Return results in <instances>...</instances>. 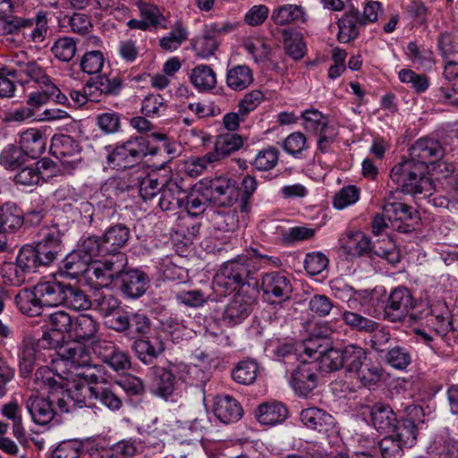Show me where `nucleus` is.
Instances as JSON below:
<instances>
[{
	"mask_svg": "<svg viewBox=\"0 0 458 458\" xmlns=\"http://www.w3.org/2000/svg\"><path fill=\"white\" fill-rule=\"evenodd\" d=\"M409 150L411 158L394 165L390 177L402 188L403 193L413 196L431 195L433 184L426 174L428 165L443 157V147L437 140L421 138L417 140Z\"/></svg>",
	"mask_w": 458,
	"mask_h": 458,
	"instance_id": "nucleus-1",
	"label": "nucleus"
},
{
	"mask_svg": "<svg viewBox=\"0 0 458 458\" xmlns=\"http://www.w3.org/2000/svg\"><path fill=\"white\" fill-rule=\"evenodd\" d=\"M15 302L22 313L31 317L38 315L42 306L63 305L74 310L90 308L89 299L84 291L55 278L38 282L32 291L20 292Z\"/></svg>",
	"mask_w": 458,
	"mask_h": 458,
	"instance_id": "nucleus-2",
	"label": "nucleus"
},
{
	"mask_svg": "<svg viewBox=\"0 0 458 458\" xmlns=\"http://www.w3.org/2000/svg\"><path fill=\"white\" fill-rule=\"evenodd\" d=\"M319 368L327 372L344 369L354 373L363 386L378 383L383 377V369L368 361L367 352L358 344H348L341 349L329 348L319 352Z\"/></svg>",
	"mask_w": 458,
	"mask_h": 458,
	"instance_id": "nucleus-3",
	"label": "nucleus"
},
{
	"mask_svg": "<svg viewBox=\"0 0 458 458\" xmlns=\"http://www.w3.org/2000/svg\"><path fill=\"white\" fill-rule=\"evenodd\" d=\"M36 379L58 392L57 408L61 412H70L75 408L95 407V386L83 382L73 383L69 388L64 390L62 382L55 378L52 370L47 367L39 368Z\"/></svg>",
	"mask_w": 458,
	"mask_h": 458,
	"instance_id": "nucleus-4",
	"label": "nucleus"
},
{
	"mask_svg": "<svg viewBox=\"0 0 458 458\" xmlns=\"http://www.w3.org/2000/svg\"><path fill=\"white\" fill-rule=\"evenodd\" d=\"M255 271L251 258L245 254L239 255L221 266L214 277L213 287L224 295L236 290L244 293L245 285L250 286L249 280Z\"/></svg>",
	"mask_w": 458,
	"mask_h": 458,
	"instance_id": "nucleus-5",
	"label": "nucleus"
},
{
	"mask_svg": "<svg viewBox=\"0 0 458 458\" xmlns=\"http://www.w3.org/2000/svg\"><path fill=\"white\" fill-rule=\"evenodd\" d=\"M40 236L41 239L35 246L22 247L36 271L41 267L51 266L64 254L63 233L56 225L44 227Z\"/></svg>",
	"mask_w": 458,
	"mask_h": 458,
	"instance_id": "nucleus-6",
	"label": "nucleus"
},
{
	"mask_svg": "<svg viewBox=\"0 0 458 458\" xmlns=\"http://www.w3.org/2000/svg\"><path fill=\"white\" fill-rule=\"evenodd\" d=\"M151 369L153 372L151 391L164 398L169 397L174 393L175 374H178L180 379L189 384H194V379L199 375L204 376L198 366L182 363L171 365L169 369L153 367Z\"/></svg>",
	"mask_w": 458,
	"mask_h": 458,
	"instance_id": "nucleus-7",
	"label": "nucleus"
},
{
	"mask_svg": "<svg viewBox=\"0 0 458 458\" xmlns=\"http://www.w3.org/2000/svg\"><path fill=\"white\" fill-rule=\"evenodd\" d=\"M157 148L149 147L148 140L142 136L131 137L107 156L108 165L117 170H124L140 162L147 155H155Z\"/></svg>",
	"mask_w": 458,
	"mask_h": 458,
	"instance_id": "nucleus-8",
	"label": "nucleus"
},
{
	"mask_svg": "<svg viewBox=\"0 0 458 458\" xmlns=\"http://www.w3.org/2000/svg\"><path fill=\"white\" fill-rule=\"evenodd\" d=\"M413 299L406 287H396L389 294L384 309L385 318L391 322L416 321L419 316L413 312Z\"/></svg>",
	"mask_w": 458,
	"mask_h": 458,
	"instance_id": "nucleus-9",
	"label": "nucleus"
},
{
	"mask_svg": "<svg viewBox=\"0 0 458 458\" xmlns=\"http://www.w3.org/2000/svg\"><path fill=\"white\" fill-rule=\"evenodd\" d=\"M396 192L390 191L385 198L383 205L384 216L391 222L392 226L403 233L411 231L410 225L406 221L413 220L418 217V212L412 207L398 200L395 197ZM400 195V192H397Z\"/></svg>",
	"mask_w": 458,
	"mask_h": 458,
	"instance_id": "nucleus-10",
	"label": "nucleus"
},
{
	"mask_svg": "<svg viewBox=\"0 0 458 458\" xmlns=\"http://www.w3.org/2000/svg\"><path fill=\"white\" fill-rule=\"evenodd\" d=\"M206 191L210 202L218 207H231L239 197L235 182L227 177H216L209 182Z\"/></svg>",
	"mask_w": 458,
	"mask_h": 458,
	"instance_id": "nucleus-11",
	"label": "nucleus"
},
{
	"mask_svg": "<svg viewBox=\"0 0 458 458\" xmlns=\"http://www.w3.org/2000/svg\"><path fill=\"white\" fill-rule=\"evenodd\" d=\"M57 396L58 392L50 389L47 397L31 395L27 399L26 408L36 424L47 425L55 418L53 403H57Z\"/></svg>",
	"mask_w": 458,
	"mask_h": 458,
	"instance_id": "nucleus-12",
	"label": "nucleus"
},
{
	"mask_svg": "<svg viewBox=\"0 0 458 458\" xmlns=\"http://www.w3.org/2000/svg\"><path fill=\"white\" fill-rule=\"evenodd\" d=\"M290 382L296 393L306 396L318 385L317 365L313 362H300L292 369Z\"/></svg>",
	"mask_w": 458,
	"mask_h": 458,
	"instance_id": "nucleus-13",
	"label": "nucleus"
},
{
	"mask_svg": "<svg viewBox=\"0 0 458 458\" xmlns=\"http://www.w3.org/2000/svg\"><path fill=\"white\" fill-rule=\"evenodd\" d=\"M254 297L245 295L242 291H238L226 305L222 315V321L228 327H234L242 323L250 313V306Z\"/></svg>",
	"mask_w": 458,
	"mask_h": 458,
	"instance_id": "nucleus-14",
	"label": "nucleus"
},
{
	"mask_svg": "<svg viewBox=\"0 0 458 458\" xmlns=\"http://www.w3.org/2000/svg\"><path fill=\"white\" fill-rule=\"evenodd\" d=\"M50 151L64 165L73 167L81 159V147L79 143L69 135H55L52 138Z\"/></svg>",
	"mask_w": 458,
	"mask_h": 458,
	"instance_id": "nucleus-15",
	"label": "nucleus"
},
{
	"mask_svg": "<svg viewBox=\"0 0 458 458\" xmlns=\"http://www.w3.org/2000/svg\"><path fill=\"white\" fill-rule=\"evenodd\" d=\"M261 289L268 299L278 301L289 300L293 292L291 278L279 272L265 274L261 280Z\"/></svg>",
	"mask_w": 458,
	"mask_h": 458,
	"instance_id": "nucleus-16",
	"label": "nucleus"
},
{
	"mask_svg": "<svg viewBox=\"0 0 458 458\" xmlns=\"http://www.w3.org/2000/svg\"><path fill=\"white\" fill-rule=\"evenodd\" d=\"M149 285V278L139 269L125 270L120 276L119 281L116 283L122 293L129 299H138L141 297Z\"/></svg>",
	"mask_w": 458,
	"mask_h": 458,
	"instance_id": "nucleus-17",
	"label": "nucleus"
},
{
	"mask_svg": "<svg viewBox=\"0 0 458 458\" xmlns=\"http://www.w3.org/2000/svg\"><path fill=\"white\" fill-rule=\"evenodd\" d=\"M37 272L21 248L16 262H5L2 266L1 274L5 284L19 286L26 280V275Z\"/></svg>",
	"mask_w": 458,
	"mask_h": 458,
	"instance_id": "nucleus-18",
	"label": "nucleus"
},
{
	"mask_svg": "<svg viewBox=\"0 0 458 458\" xmlns=\"http://www.w3.org/2000/svg\"><path fill=\"white\" fill-rule=\"evenodd\" d=\"M131 348L142 363L150 365L164 352L165 345L161 336L149 335L135 339Z\"/></svg>",
	"mask_w": 458,
	"mask_h": 458,
	"instance_id": "nucleus-19",
	"label": "nucleus"
},
{
	"mask_svg": "<svg viewBox=\"0 0 458 458\" xmlns=\"http://www.w3.org/2000/svg\"><path fill=\"white\" fill-rule=\"evenodd\" d=\"M15 67L8 72L10 76L16 79L21 84H26L30 81L38 83L41 79H45L47 74L45 70L34 60L16 58Z\"/></svg>",
	"mask_w": 458,
	"mask_h": 458,
	"instance_id": "nucleus-20",
	"label": "nucleus"
},
{
	"mask_svg": "<svg viewBox=\"0 0 458 458\" xmlns=\"http://www.w3.org/2000/svg\"><path fill=\"white\" fill-rule=\"evenodd\" d=\"M214 413L221 422L229 424L238 421L243 414V410L235 398L225 394L216 397Z\"/></svg>",
	"mask_w": 458,
	"mask_h": 458,
	"instance_id": "nucleus-21",
	"label": "nucleus"
},
{
	"mask_svg": "<svg viewBox=\"0 0 458 458\" xmlns=\"http://www.w3.org/2000/svg\"><path fill=\"white\" fill-rule=\"evenodd\" d=\"M158 206L164 211H175L184 206L187 193L177 182L170 180L163 183Z\"/></svg>",
	"mask_w": 458,
	"mask_h": 458,
	"instance_id": "nucleus-22",
	"label": "nucleus"
},
{
	"mask_svg": "<svg viewBox=\"0 0 458 458\" xmlns=\"http://www.w3.org/2000/svg\"><path fill=\"white\" fill-rule=\"evenodd\" d=\"M302 424L312 430L327 433L335 425V419L326 411L310 407L303 409L300 413Z\"/></svg>",
	"mask_w": 458,
	"mask_h": 458,
	"instance_id": "nucleus-23",
	"label": "nucleus"
},
{
	"mask_svg": "<svg viewBox=\"0 0 458 458\" xmlns=\"http://www.w3.org/2000/svg\"><path fill=\"white\" fill-rule=\"evenodd\" d=\"M38 345L39 340L31 335H27L23 338L18 353L20 369L22 376H28L39 359L41 353Z\"/></svg>",
	"mask_w": 458,
	"mask_h": 458,
	"instance_id": "nucleus-24",
	"label": "nucleus"
},
{
	"mask_svg": "<svg viewBox=\"0 0 458 458\" xmlns=\"http://www.w3.org/2000/svg\"><path fill=\"white\" fill-rule=\"evenodd\" d=\"M123 88V81L119 76L108 77L106 75L96 76L90 78L85 84V90L89 95L99 92L106 96H118Z\"/></svg>",
	"mask_w": 458,
	"mask_h": 458,
	"instance_id": "nucleus-25",
	"label": "nucleus"
},
{
	"mask_svg": "<svg viewBox=\"0 0 458 458\" xmlns=\"http://www.w3.org/2000/svg\"><path fill=\"white\" fill-rule=\"evenodd\" d=\"M91 261L78 249L72 251L62 261L60 271L67 277L75 279L90 270Z\"/></svg>",
	"mask_w": 458,
	"mask_h": 458,
	"instance_id": "nucleus-26",
	"label": "nucleus"
},
{
	"mask_svg": "<svg viewBox=\"0 0 458 458\" xmlns=\"http://www.w3.org/2000/svg\"><path fill=\"white\" fill-rule=\"evenodd\" d=\"M59 355L66 362V366L74 369H81L90 362L89 351L79 342L70 343L61 347Z\"/></svg>",
	"mask_w": 458,
	"mask_h": 458,
	"instance_id": "nucleus-27",
	"label": "nucleus"
},
{
	"mask_svg": "<svg viewBox=\"0 0 458 458\" xmlns=\"http://www.w3.org/2000/svg\"><path fill=\"white\" fill-rule=\"evenodd\" d=\"M20 144L26 157L37 158L46 149L47 138L38 129L30 128L21 135Z\"/></svg>",
	"mask_w": 458,
	"mask_h": 458,
	"instance_id": "nucleus-28",
	"label": "nucleus"
},
{
	"mask_svg": "<svg viewBox=\"0 0 458 458\" xmlns=\"http://www.w3.org/2000/svg\"><path fill=\"white\" fill-rule=\"evenodd\" d=\"M370 421L373 427L383 433H390L397 420L396 414L393 409L385 403H376L369 408Z\"/></svg>",
	"mask_w": 458,
	"mask_h": 458,
	"instance_id": "nucleus-29",
	"label": "nucleus"
},
{
	"mask_svg": "<svg viewBox=\"0 0 458 458\" xmlns=\"http://www.w3.org/2000/svg\"><path fill=\"white\" fill-rule=\"evenodd\" d=\"M340 242L345 253L352 257L370 254L372 249L370 239L361 232L347 233Z\"/></svg>",
	"mask_w": 458,
	"mask_h": 458,
	"instance_id": "nucleus-30",
	"label": "nucleus"
},
{
	"mask_svg": "<svg viewBox=\"0 0 458 458\" xmlns=\"http://www.w3.org/2000/svg\"><path fill=\"white\" fill-rule=\"evenodd\" d=\"M287 414L286 407L278 402L262 403L255 411L256 418L259 423L268 426H274L284 421Z\"/></svg>",
	"mask_w": 458,
	"mask_h": 458,
	"instance_id": "nucleus-31",
	"label": "nucleus"
},
{
	"mask_svg": "<svg viewBox=\"0 0 458 458\" xmlns=\"http://www.w3.org/2000/svg\"><path fill=\"white\" fill-rule=\"evenodd\" d=\"M23 225V212L12 201L0 204V233L15 231Z\"/></svg>",
	"mask_w": 458,
	"mask_h": 458,
	"instance_id": "nucleus-32",
	"label": "nucleus"
},
{
	"mask_svg": "<svg viewBox=\"0 0 458 458\" xmlns=\"http://www.w3.org/2000/svg\"><path fill=\"white\" fill-rule=\"evenodd\" d=\"M360 12L351 7L338 21V39L343 43H348L355 39L360 33Z\"/></svg>",
	"mask_w": 458,
	"mask_h": 458,
	"instance_id": "nucleus-33",
	"label": "nucleus"
},
{
	"mask_svg": "<svg viewBox=\"0 0 458 458\" xmlns=\"http://www.w3.org/2000/svg\"><path fill=\"white\" fill-rule=\"evenodd\" d=\"M130 237L129 228L122 224L110 226L102 236L104 250L107 254L120 253L119 250L128 242Z\"/></svg>",
	"mask_w": 458,
	"mask_h": 458,
	"instance_id": "nucleus-34",
	"label": "nucleus"
},
{
	"mask_svg": "<svg viewBox=\"0 0 458 458\" xmlns=\"http://www.w3.org/2000/svg\"><path fill=\"white\" fill-rule=\"evenodd\" d=\"M272 20L278 25L304 22L306 21V12L301 5L284 4L273 11Z\"/></svg>",
	"mask_w": 458,
	"mask_h": 458,
	"instance_id": "nucleus-35",
	"label": "nucleus"
},
{
	"mask_svg": "<svg viewBox=\"0 0 458 458\" xmlns=\"http://www.w3.org/2000/svg\"><path fill=\"white\" fill-rule=\"evenodd\" d=\"M417 433V426L413 420L402 419L396 420L389 434L394 437L405 447H411L416 442Z\"/></svg>",
	"mask_w": 458,
	"mask_h": 458,
	"instance_id": "nucleus-36",
	"label": "nucleus"
},
{
	"mask_svg": "<svg viewBox=\"0 0 458 458\" xmlns=\"http://www.w3.org/2000/svg\"><path fill=\"white\" fill-rule=\"evenodd\" d=\"M282 37L286 55L294 60L303 58L306 54V45L302 34L295 30H283Z\"/></svg>",
	"mask_w": 458,
	"mask_h": 458,
	"instance_id": "nucleus-37",
	"label": "nucleus"
},
{
	"mask_svg": "<svg viewBox=\"0 0 458 458\" xmlns=\"http://www.w3.org/2000/svg\"><path fill=\"white\" fill-rule=\"evenodd\" d=\"M243 145L242 138L236 133H226L217 137L215 149L211 152L216 161L238 150Z\"/></svg>",
	"mask_w": 458,
	"mask_h": 458,
	"instance_id": "nucleus-38",
	"label": "nucleus"
},
{
	"mask_svg": "<svg viewBox=\"0 0 458 458\" xmlns=\"http://www.w3.org/2000/svg\"><path fill=\"white\" fill-rule=\"evenodd\" d=\"M252 81V72L246 65H236L227 72L226 85L235 91L245 89Z\"/></svg>",
	"mask_w": 458,
	"mask_h": 458,
	"instance_id": "nucleus-39",
	"label": "nucleus"
},
{
	"mask_svg": "<svg viewBox=\"0 0 458 458\" xmlns=\"http://www.w3.org/2000/svg\"><path fill=\"white\" fill-rule=\"evenodd\" d=\"M90 307L98 310L104 317H110L120 306V301L112 293L101 290H96Z\"/></svg>",
	"mask_w": 458,
	"mask_h": 458,
	"instance_id": "nucleus-40",
	"label": "nucleus"
},
{
	"mask_svg": "<svg viewBox=\"0 0 458 458\" xmlns=\"http://www.w3.org/2000/svg\"><path fill=\"white\" fill-rule=\"evenodd\" d=\"M190 79L199 90H209L216 85V72L206 64H200L193 68Z\"/></svg>",
	"mask_w": 458,
	"mask_h": 458,
	"instance_id": "nucleus-41",
	"label": "nucleus"
},
{
	"mask_svg": "<svg viewBox=\"0 0 458 458\" xmlns=\"http://www.w3.org/2000/svg\"><path fill=\"white\" fill-rule=\"evenodd\" d=\"M259 366L253 360L239 361L232 370L233 379L242 385L252 384L258 376Z\"/></svg>",
	"mask_w": 458,
	"mask_h": 458,
	"instance_id": "nucleus-42",
	"label": "nucleus"
},
{
	"mask_svg": "<svg viewBox=\"0 0 458 458\" xmlns=\"http://www.w3.org/2000/svg\"><path fill=\"white\" fill-rule=\"evenodd\" d=\"M98 329V323L92 316L81 314L73 322L72 332L78 340H89L97 335Z\"/></svg>",
	"mask_w": 458,
	"mask_h": 458,
	"instance_id": "nucleus-43",
	"label": "nucleus"
},
{
	"mask_svg": "<svg viewBox=\"0 0 458 458\" xmlns=\"http://www.w3.org/2000/svg\"><path fill=\"white\" fill-rule=\"evenodd\" d=\"M342 319L351 329L359 332L372 333L379 327V324L352 310H344Z\"/></svg>",
	"mask_w": 458,
	"mask_h": 458,
	"instance_id": "nucleus-44",
	"label": "nucleus"
},
{
	"mask_svg": "<svg viewBox=\"0 0 458 458\" xmlns=\"http://www.w3.org/2000/svg\"><path fill=\"white\" fill-rule=\"evenodd\" d=\"M94 396L95 404L99 402L111 411H118L123 405V401L115 393L114 387L109 384L95 386Z\"/></svg>",
	"mask_w": 458,
	"mask_h": 458,
	"instance_id": "nucleus-45",
	"label": "nucleus"
},
{
	"mask_svg": "<svg viewBox=\"0 0 458 458\" xmlns=\"http://www.w3.org/2000/svg\"><path fill=\"white\" fill-rule=\"evenodd\" d=\"M385 361L390 367L398 369H406L412 362V356L409 349L403 346H394L387 350Z\"/></svg>",
	"mask_w": 458,
	"mask_h": 458,
	"instance_id": "nucleus-46",
	"label": "nucleus"
},
{
	"mask_svg": "<svg viewBox=\"0 0 458 458\" xmlns=\"http://www.w3.org/2000/svg\"><path fill=\"white\" fill-rule=\"evenodd\" d=\"M26 162V156L20 147L7 145L0 153V165L6 169H19Z\"/></svg>",
	"mask_w": 458,
	"mask_h": 458,
	"instance_id": "nucleus-47",
	"label": "nucleus"
},
{
	"mask_svg": "<svg viewBox=\"0 0 458 458\" xmlns=\"http://www.w3.org/2000/svg\"><path fill=\"white\" fill-rule=\"evenodd\" d=\"M138 8L140 13V17L147 22L148 27L166 29V20L161 13L158 7L155 4L140 1Z\"/></svg>",
	"mask_w": 458,
	"mask_h": 458,
	"instance_id": "nucleus-48",
	"label": "nucleus"
},
{
	"mask_svg": "<svg viewBox=\"0 0 458 458\" xmlns=\"http://www.w3.org/2000/svg\"><path fill=\"white\" fill-rule=\"evenodd\" d=\"M215 229L233 233L239 226V216L236 209L216 212L212 216Z\"/></svg>",
	"mask_w": 458,
	"mask_h": 458,
	"instance_id": "nucleus-49",
	"label": "nucleus"
},
{
	"mask_svg": "<svg viewBox=\"0 0 458 458\" xmlns=\"http://www.w3.org/2000/svg\"><path fill=\"white\" fill-rule=\"evenodd\" d=\"M188 32L181 21H176L168 36L163 37L159 40L162 49L167 51L176 50L183 41L186 40Z\"/></svg>",
	"mask_w": 458,
	"mask_h": 458,
	"instance_id": "nucleus-50",
	"label": "nucleus"
},
{
	"mask_svg": "<svg viewBox=\"0 0 458 458\" xmlns=\"http://www.w3.org/2000/svg\"><path fill=\"white\" fill-rule=\"evenodd\" d=\"M370 254L381 257L391 264H395L399 261V254L395 249L394 243L387 236L384 237L381 241L377 240L372 242Z\"/></svg>",
	"mask_w": 458,
	"mask_h": 458,
	"instance_id": "nucleus-51",
	"label": "nucleus"
},
{
	"mask_svg": "<svg viewBox=\"0 0 458 458\" xmlns=\"http://www.w3.org/2000/svg\"><path fill=\"white\" fill-rule=\"evenodd\" d=\"M405 54L414 64L419 66L429 68L433 64L432 52L426 47H419L414 41L408 43Z\"/></svg>",
	"mask_w": 458,
	"mask_h": 458,
	"instance_id": "nucleus-52",
	"label": "nucleus"
},
{
	"mask_svg": "<svg viewBox=\"0 0 458 458\" xmlns=\"http://www.w3.org/2000/svg\"><path fill=\"white\" fill-rule=\"evenodd\" d=\"M218 45L216 38L205 30L203 35L194 40L193 49L197 55L206 59L215 54Z\"/></svg>",
	"mask_w": 458,
	"mask_h": 458,
	"instance_id": "nucleus-53",
	"label": "nucleus"
},
{
	"mask_svg": "<svg viewBox=\"0 0 458 458\" xmlns=\"http://www.w3.org/2000/svg\"><path fill=\"white\" fill-rule=\"evenodd\" d=\"M77 47L72 38L64 37L55 40L51 51L55 57L63 62L71 61L75 55Z\"/></svg>",
	"mask_w": 458,
	"mask_h": 458,
	"instance_id": "nucleus-54",
	"label": "nucleus"
},
{
	"mask_svg": "<svg viewBox=\"0 0 458 458\" xmlns=\"http://www.w3.org/2000/svg\"><path fill=\"white\" fill-rule=\"evenodd\" d=\"M82 451V442L76 439L66 440L52 451L51 458H80Z\"/></svg>",
	"mask_w": 458,
	"mask_h": 458,
	"instance_id": "nucleus-55",
	"label": "nucleus"
},
{
	"mask_svg": "<svg viewBox=\"0 0 458 458\" xmlns=\"http://www.w3.org/2000/svg\"><path fill=\"white\" fill-rule=\"evenodd\" d=\"M278 162V150L274 147L266 148L256 155L251 165L259 171L273 169Z\"/></svg>",
	"mask_w": 458,
	"mask_h": 458,
	"instance_id": "nucleus-56",
	"label": "nucleus"
},
{
	"mask_svg": "<svg viewBox=\"0 0 458 458\" xmlns=\"http://www.w3.org/2000/svg\"><path fill=\"white\" fill-rule=\"evenodd\" d=\"M141 445L132 439H123L114 444L108 451L117 458H131L140 453Z\"/></svg>",
	"mask_w": 458,
	"mask_h": 458,
	"instance_id": "nucleus-57",
	"label": "nucleus"
},
{
	"mask_svg": "<svg viewBox=\"0 0 458 458\" xmlns=\"http://www.w3.org/2000/svg\"><path fill=\"white\" fill-rule=\"evenodd\" d=\"M301 117L305 130L310 132H318L321 128L329 125L327 117L315 108L303 111Z\"/></svg>",
	"mask_w": 458,
	"mask_h": 458,
	"instance_id": "nucleus-58",
	"label": "nucleus"
},
{
	"mask_svg": "<svg viewBox=\"0 0 458 458\" xmlns=\"http://www.w3.org/2000/svg\"><path fill=\"white\" fill-rule=\"evenodd\" d=\"M45 78L46 80L41 79L38 82L41 89L40 92L48 99V101L53 100L56 104L69 106V98L61 92L47 74L45 75Z\"/></svg>",
	"mask_w": 458,
	"mask_h": 458,
	"instance_id": "nucleus-59",
	"label": "nucleus"
},
{
	"mask_svg": "<svg viewBox=\"0 0 458 458\" xmlns=\"http://www.w3.org/2000/svg\"><path fill=\"white\" fill-rule=\"evenodd\" d=\"M271 352L276 360L284 362L287 367H293L299 361V354L291 343H279Z\"/></svg>",
	"mask_w": 458,
	"mask_h": 458,
	"instance_id": "nucleus-60",
	"label": "nucleus"
},
{
	"mask_svg": "<svg viewBox=\"0 0 458 458\" xmlns=\"http://www.w3.org/2000/svg\"><path fill=\"white\" fill-rule=\"evenodd\" d=\"M185 200L186 204L183 207H185L187 213L192 216L203 213L210 203L206 190L203 192L197 191L187 195Z\"/></svg>",
	"mask_w": 458,
	"mask_h": 458,
	"instance_id": "nucleus-61",
	"label": "nucleus"
},
{
	"mask_svg": "<svg viewBox=\"0 0 458 458\" xmlns=\"http://www.w3.org/2000/svg\"><path fill=\"white\" fill-rule=\"evenodd\" d=\"M378 448L383 458H402L406 448L400 441L390 434L378 441Z\"/></svg>",
	"mask_w": 458,
	"mask_h": 458,
	"instance_id": "nucleus-62",
	"label": "nucleus"
},
{
	"mask_svg": "<svg viewBox=\"0 0 458 458\" xmlns=\"http://www.w3.org/2000/svg\"><path fill=\"white\" fill-rule=\"evenodd\" d=\"M111 255L110 259L99 264L108 274H112V277L115 280L116 284L120 279V276L125 271L127 259L123 253H111Z\"/></svg>",
	"mask_w": 458,
	"mask_h": 458,
	"instance_id": "nucleus-63",
	"label": "nucleus"
},
{
	"mask_svg": "<svg viewBox=\"0 0 458 458\" xmlns=\"http://www.w3.org/2000/svg\"><path fill=\"white\" fill-rule=\"evenodd\" d=\"M78 250L89 258L92 262L93 258L98 256L108 255L106 250H104V242L102 237L90 235L82 240Z\"/></svg>",
	"mask_w": 458,
	"mask_h": 458,
	"instance_id": "nucleus-64",
	"label": "nucleus"
}]
</instances>
